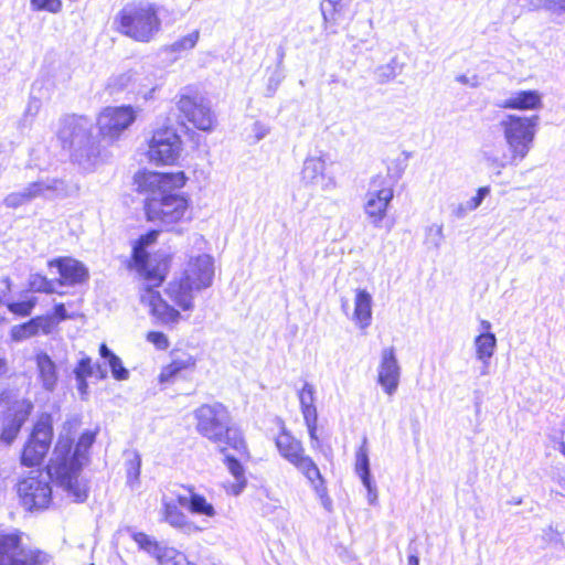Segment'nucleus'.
Wrapping results in <instances>:
<instances>
[{
    "label": "nucleus",
    "mask_w": 565,
    "mask_h": 565,
    "mask_svg": "<svg viewBox=\"0 0 565 565\" xmlns=\"http://www.w3.org/2000/svg\"><path fill=\"white\" fill-rule=\"evenodd\" d=\"M403 65L392 60L390 63L381 65L376 70V77L379 83H387L395 78L402 72Z\"/></svg>",
    "instance_id": "obj_34"
},
{
    "label": "nucleus",
    "mask_w": 565,
    "mask_h": 565,
    "mask_svg": "<svg viewBox=\"0 0 565 565\" xmlns=\"http://www.w3.org/2000/svg\"><path fill=\"white\" fill-rule=\"evenodd\" d=\"M189 178L183 171L159 172L139 170L134 175L136 191L147 194L143 213L148 222L168 230L190 220V200L184 194L172 193L185 186Z\"/></svg>",
    "instance_id": "obj_2"
},
{
    "label": "nucleus",
    "mask_w": 565,
    "mask_h": 565,
    "mask_svg": "<svg viewBox=\"0 0 565 565\" xmlns=\"http://www.w3.org/2000/svg\"><path fill=\"white\" fill-rule=\"evenodd\" d=\"M38 376L45 390L52 391L58 381V372L55 362L44 351H40L34 356Z\"/></svg>",
    "instance_id": "obj_24"
},
{
    "label": "nucleus",
    "mask_w": 565,
    "mask_h": 565,
    "mask_svg": "<svg viewBox=\"0 0 565 565\" xmlns=\"http://www.w3.org/2000/svg\"><path fill=\"white\" fill-rule=\"evenodd\" d=\"M53 186L46 185L42 182H33L28 185V188L23 191L25 193V196L28 201H31L38 196H41L44 194L45 191L52 190Z\"/></svg>",
    "instance_id": "obj_42"
},
{
    "label": "nucleus",
    "mask_w": 565,
    "mask_h": 565,
    "mask_svg": "<svg viewBox=\"0 0 565 565\" xmlns=\"http://www.w3.org/2000/svg\"><path fill=\"white\" fill-rule=\"evenodd\" d=\"M320 9L324 30L333 34L349 25L353 17L345 0H322Z\"/></svg>",
    "instance_id": "obj_18"
},
{
    "label": "nucleus",
    "mask_w": 565,
    "mask_h": 565,
    "mask_svg": "<svg viewBox=\"0 0 565 565\" xmlns=\"http://www.w3.org/2000/svg\"><path fill=\"white\" fill-rule=\"evenodd\" d=\"M159 234V230H150L134 242L127 267L143 281L139 288L140 303L148 308L154 322L172 327L182 320V312L194 309L195 294L211 286L214 268L209 256L191 258L182 274L171 279L161 292L159 288L170 273L172 257L169 254L152 257L147 250Z\"/></svg>",
    "instance_id": "obj_1"
},
{
    "label": "nucleus",
    "mask_w": 565,
    "mask_h": 565,
    "mask_svg": "<svg viewBox=\"0 0 565 565\" xmlns=\"http://www.w3.org/2000/svg\"><path fill=\"white\" fill-rule=\"evenodd\" d=\"M89 565H94V564H89Z\"/></svg>",
    "instance_id": "obj_56"
},
{
    "label": "nucleus",
    "mask_w": 565,
    "mask_h": 565,
    "mask_svg": "<svg viewBox=\"0 0 565 565\" xmlns=\"http://www.w3.org/2000/svg\"><path fill=\"white\" fill-rule=\"evenodd\" d=\"M189 493V511L192 514H199L206 518H214L216 511L207 499L195 491L193 486H181Z\"/></svg>",
    "instance_id": "obj_28"
},
{
    "label": "nucleus",
    "mask_w": 565,
    "mask_h": 565,
    "mask_svg": "<svg viewBox=\"0 0 565 565\" xmlns=\"http://www.w3.org/2000/svg\"><path fill=\"white\" fill-rule=\"evenodd\" d=\"M132 541L138 548L150 554L159 565H169L179 556V552L174 547L163 546L157 540L145 532H135L131 534Z\"/></svg>",
    "instance_id": "obj_19"
},
{
    "label": "nucleus",
    "mask_w": 565,
    "mask_h": 565,
    "mask_svg": "<svg viewBox=\"0 0 565 565\" xmlns=\"http://www.w3.org/2000/svg\"><path fill=\"white\" fill-rule=\"evenodd\" d=\"M178 124L205 134L213 132L218 125L209 100L194 87L186 86L175 102Z\"/></svg>",
    "instance_id": "obj_6"
},
{
    "label": "nucleus",
    "mask_w": 565,
    "mask_h": 565,
    "mask_svg": "<svg viewBox=\"0 0 565 565\" xmlns=\"http://www.w3.org/2000/svg\"><path fill=\"white\" fill-rule=\"evenodd\" d=\"M25 202L29 201L24 192L11 193L4 199V204L11 209H17L23 205Z\"/></svg>",
    "instance_id": "obj_44"
},
{
    "label": "nucleus",
    "mask_w": 565,
    "mask_h": 565,
    "mask_svg": "<svg viewBox=\"0 0 565 565\" xmlns=\"http://www.w3.org/2000/svg\"><path fill=\"white\" fill-rule=\"evenodd\" d=\"M393 225H394V221H393V220H391V221L388 222V224H387V231H390V230L393 227Z\"/></svg>",
    "instance_id": "obj_55"
},
{
    "label": "nucleus",
    "mask_w": 565,
    "mask_h": 565,
    "mask_svg": "<svg viewBox=\"0 0 565 565\" xmlns=\"http://www.w3.org/2000/svg\"><path fill=\"white\" fill-rule=\"evenodd\" d=\"M8 372V361L4 358H0V376Z\"/></svg>",
    "instance_id": "obj_48"
},
{
    "label": "nucleus",
    "mask_w": 565,
    "mask_h": 565,
    "mask_svg": "<svg viewBox=\"0 0 565 565\" xmlns=\"http://www.w3.org/2000/svg\"><path fill=\"white\" fill-rule=\"evenodd\" d=\"M24 533L19 529L0 530V565H47L52 555L40 548L23 547Z\"/></svg>",
    "instance_id": "obj_8"
},
{
    "label": "nucleus",
    "mask_w": 565,
    "mask_h": 565,
    "mask_svg": "<svg viewBox=\"0 0 565 565\" xmlns=\"http://www.w3.org/2000/svg\"><path fill=\"white\" fill-rule=\"evenodd\" d=\"M352 319L360 329H366L372 322V297L365 289L355 290Z\"/></svg>",
    "instance_id": "obj_25"
},
{
    "label": "nucleus",
    "mask_w": 565,
    "mask_h": 565,
    "mask_svg": "<svg viewBox=\"0 0 565 565\" xmlns=\"http://www.w3.org/2000/svg\"><path fill=\"white\" fill-rule=\"evenodd\" d=\"M94 373V363L89 356H83L74 369L76 379L89 377Z\"/></svg>",
    "instance_id": "obj_40"
},
{
    "label": "nucleus",
    "mask_w": 565,
    "mask_h": 565,
    "mask_svg": "<svg viewBox=\"0 0 565 565\" xmlns=\"http://www.w3.org/2000/svg\"><path fill=\"white\" fill-rule=\"evenodd\" d=\"M31 285L38 292L53 294L55 291V282L43 275H36Z\"/></svg>",
    "instance_id": "obj_39"
},
{
    "label": "nucleus",
    "mask_w": 565,
    "mask_h": 565,
    "mask_svg": "<svg viewBox=\"0 0 565 565\" xmlns=\"http://www.w3.org/2000/svg\"><path fill=\"white\" fill-rule=\"evenodd\" d=\"M542 96L537 90H520L504 99L501 109L536 110L542 107Z\"/></svg>",
    "instance_id": "obj_23"
},
{
    "label": "nucleus",
    "mask_w": 565,
    "mask_h": 565,
    "mask_svg": "<svg viewBox=\"0 0 565 565\" xmlns=\"http://www.w3.org/2000/svg\"><path fill=\"white\" fill-rule=\"evenodd\" d=\"M559 451L565 457V444L564 443L561 444Z\"/></svg>",
    "instance_id": "obj_54"
},
{
    "label": "nucleus",
    "mask_w": 565,
    "mask_h": 565,
    "mask_svg": "<svg viewBox=\"0 0 565 565\" xmlns=\"http://www.w3.org/2000/svg\"><path fill=\"white\" fill-rule=\"evenodd\" d=\"M274 443L279 455L306 478L322 505L330 511L332 500L328 494L326 480L313 458L307 454L303 443L285 427H281Z\"/></svg>",
    "instance_id": "obj_4"
},
{
    "label": "nucleus",
    "mask_w": 565,
    "mask_h": 565,
    "mask_svg": "<svg viewBox=\"0 0 565 565\" xmlns=\"http://www.w3.org/2000/svg\"><path fill=\"white\" fill-rule=\"evenodd\" d=\"M46 318H51V331L62 321L70 319L71 316L66 312L65 305L60 302L53 307V313L51 316H45Z\"/></svg>",
    "instance_id": "obj_41"
},
{
    "label": "nucleus",
    "mask_w": 565,
    "mask_h": 565,
    "mask_svg": "<svg viewBox=\"0 0 565 565\" xmlns=\"http://www.w3.org/2000/svg\"><path fill=\"white\" fill-rule=\"evenodd\" d=\"M132 478L136 480L139 476V463H131Z\"/></svg>",
    "instance_id": "obj_51"
},
{
    "label": "nucleus",
    "mask_w": 565,
    "mask_h": 565,
    "mask_svg": "<svg viewBox=\"0 0 565 565\" xmlns=\"http://www.w3.org/2000/svg\"><path fill=\"white\" fill-rule=\"evenodd\" d=\"M230 452L231 451L224 454V463L231 475L235 478V482L226 486L225 489L228 493L237 495L247 486V480L242 463Z\"/></svg>",
    "instance_id": "obj_27"
},
{
    "label": "nucleus",
    "mask_w": 565,
    "mask_h": 565,
    "mask_svg": "<svg viewBox=\"0 0 565 565\" xmlns=\"http://www.w3.org/2000/svg\"><path fill=\"white\" fill-rule=\"evenodd\" d=\"M355 472L361 478L363 484L367 489H371L369 449L366 438H363L355 454Z\"/></svg>",
    "instance_id": "obj_30"
},
{
    "label": "nucleus",
    "mask_w": 565,
    "mask_h": 565,
    "mask_svg": "<svg viewBox=\"0 0 565 565\" xmlns=\"http://www.w3.org/2000/svg\"><path fill=\"white\" fill-rule=\"evenodd\" d=\"M68 119H70V120H72V121H77V120H79V119H84V116L71 115V116L68 117Z\"/></svg>",
    "instance_id": "obj_52"
},
{
    "label": "nucleus",
    "mask_w": 565,
    "mask_h": 565,
    "mask_svg": "<svg viewBox=\"0 0 565 565\" xmlns=\"http://www.w3.org/2000/svg\"><path fill=\"white\" fill-rule=\"evenodd\" d=\"M480 324L483 332L475 339L476 354L479 360L487 361L494 352L497 339L495 335L490 332L491 324L489 321L482 320Z\"/></svg>",
    "instance_id": "obj_26"
},
{
    "label": "nucleus",
    "mask_w": 565,
    "mask_h": 565,
    "mask_svg": "<svg viewBox=\"0 0 565 565\" xmlns=\"http://www.w3.org/2000/svg\"><path fill=\"white\" fill-rule=\"evenodd\" d=\"M72 439H60L56 445L57 461L52 465L57 484L62 487L75 502L82 503L87 499V488L79 481L81 463H70Z\"/></svg>",
    "instance_id": "obj_11"
},
{
    "label": "nucleus",
    "mask_w": 565,
    "mask_h": 565,
    "mask_svg": "<svg viewBox=\"0 0 565 565\" xmlns=\"http://www.w3.org/2000/svg\"><path fill=\"white\" fill-rule=\"evenodd\" d=\"M15 491L21 507L30 513L45 511L52 504V488L40 476L28 475L19 479Z\"/></svg>",
    "instance_id": "obj_12"
},
{
    "label": "nucleus",
    "mask_w": 565,
    "mask_h": 565,
    "mask_svg": "<svg viewBox=\"0 0 565 565\" xmlns=\"http://www.w3.org/2000/svg\"><path fill=\"white\" fill-rule=\"evenodd\" d=\"M136 117V110L130 105L104 107L96 117L99 138L109 142L117 141L135 122Z\"/></svg>",
    "instance_id": "obj_13"
},
{
    "label": "nucleus",
    "mask_w": 565,
    "mask_h": 565,
    "mask_svg": "<svg viewBox=\"0 0 565 565\" xmlns=\"http://www.w3.org/2000/svg\"><path fill=\"white\" fill-rule=\"evenodd\" d=\"M10 394L8 391L2 390L0 391V405L8 404Z\"/></svg>",
    "instance_id": "obj_49"
},
{
    "label": "nucleus",
    "mask_w": 565,
    "mask_h": 565,
    "mask_svg": "<svg viewBox=\"0 0 565 565\" xmlns=\"http://www.w3.org/2000/svg\"><path fill=\"white\" fill-rule=\"evenodd\" d=\"M492 163L495 164L498 168H503L504 167V163L503 162H497V160H492Z\"/></svg>",
    "instance_id": "obj_53"
},
{
    "label": "nucleus",
    "mask_w": 565,
    "mask_h": 565,
    "mask_svg": "<svg viewBox=\"0 0 565 565\" xmlns=\"http://www.w3.org/2000/svg\"><path fill=\"white\" fill-rule=\"evenodd\" d=\"M196 358L188 350L174 348L170 351V361L164 364L158 374L160 384H172L178 379L192 373L196 367Z\"/></svg>",
    "instance_id": "obj_16"
},
{
    "label": "nucleus",
    "mask_w": 565,
    "mask_h": 565,
    "mask_svg": "<svg viewBox=\"0 0 565 565\" xmlns=\"http://www.w3.org/2000/svg\"><path fill=\"white\" fill-rule=\"evenodd\" d=\"M50 332L51 318L36 316L23 323L13 326L10 329V339L13 342H22L26 339L36 337L40 333L49 334Z\"/></svg>",
    "instance_id": "obj_22"
},
{
    "label": "nucleus",
    "mask_w": 565,
    "mask_h": 565,
    "mask_svg": "<svg viewBox=\"0 0 565 565\" xmlns=\"http://www.w3.org/2000/svg\"><path fill=\"white\" fill-rule=\"evenodd\" d=\"M87 379L88 377L76 379L77 380V388L82 395L87 394V388H88Z\"/></svg>",
    "instance_id": "obj_46"
},
{
    "label": "nucleus",
    "mask_w": 565,
    "mask_h": 565,
    "mask_svg": "<svg viewBox=\"0 0 565 565\" xmlns=\"http://www.w3.org/2000/svg\"><path fill=\"white\" fill-rule=\"evenodd\" d=\"M146 340L150 342L157 350L164 351L169 348L170 341L166 333L158 330H151L146 333Z\"/></svg>",
    "instance_id": "obj_37"
},
{
    "label": "nucleus",
    "mask_w": 565,
    "mask_h": 565,
    "mask_svg": "<svg viewBox=\"0 0 565 565\" xmlns=\"http://www.w3.org/2000/svg\"><path fill=\"white\" fill-rule=\"evenodd\" d=\"M146 157L157 167H171L179 162L183 141L175 128L161 126L151 132L147 142Z\"/></svg>",
    "instance_id": "obj_10"
},
{
    "label": "nucleus",
    "mask_w": 565,
    "mask_h": 565,
    "mask_svg": "<svg viewBox=\"0 0 565 565\" xmlns=\"http://www.w3.org/2000/svg\"><path fill=\"white\" fill-rule=\"evenodd\" d=\"M194 418L196 430L218 444L222 454L233 451L243 459L250 458L243 433L231 425V414L223 404H202L194 411Z\"/></svg>",
    "instance_id": "obj_3"
},
{
    "label": "nucleus",
    "mask_w": 565,
    "mask_h": 565,
    "mask_svg": "<svg viewBox=\"0 0 565 565\" xmlns=\"http://www.w3.org/2000/svg\"><path fill=\"white\" fill-rule=\"evenodd\" d=\"M198 41L199 31H193L173 42L171 45V51L180 53L183 51L192 50L196 45Z\"/></svg>",
    "instance_id": "obj_36"
},
{
    "label": "nucleus",
    "mask_w": 565,
    "mask_h": 565,
    "mask_svg": "<svg viewBox=\"0 0 565 565\" xmlns=\"http://www.w3.org/2000/svg\"><path fill=\"white\" fill-rule=\"evenodd\" d=\"M174 503H177L180 508L186 507L189 509V495L178 494L175 497Z\"/></svg>",
    "instance_id": "obj_47"
},
{
    "label": "nucleus",
    "mask_w": 565,
    "mask_h": 565,
    "mask_svg": "<svg viewBox=\"0 0 565 565\" xmlns=\"http://www.w3.org/2000/svg\"><path fill=\"white\" fill-rule=\"evenodd\" d=\"M169 565H194V564L190 563L188 561L186 556L182 552H179V556L177 558H174L173 561H170Z\"/></svg>",
    "instance_id": "obj_45"
},
{
    "label": "nucleus",
    "mask_w": 565,
    "mask_h": 565,
    "mask_svg": "<svg viewBox=\"0 0 565 565\" xmlns=\"http://www.w3.org/2000/svg\"><path fill=\"white\" fill-rule=\"evenodd\" d=\"M537 116L508 115L501 121L504 139L510 150V162L515 164L529 153L535 136Z\"/></svg>",
    "instance_id": "obj_9"
},
{
    "label": "nucleus",
    "mask_w": 565,
    "mask_h": 565,
    "mask_svg": "<svg viewBox=\"0 0 565 565\" xmlns=\"http://www.w3.org/2000/svg\"><path fill=\"white\" fill-rule=\"evenodd\" d=\"M377 382L388 395H392L397 390L399 382V366L392 348L385 349L382 352Z\"/></svg>",
    "instance_id": "obj_21"
},
{
    "label": "nucleus",
    "mask_w": 565,
    "mask_h": 565,
    "mask_svg": "<svg viewBox=\"0 0 565 565\" xmlns=\"http://www.w3.org/2000/svg\"><path fill=\"white\" fill-rule=\"evenodd\" d=\"M30 3L35 11L57 13L62 10V0H30Z\"/></svg>",
    "instance_id": "obj_38"
},
{
    "label": "nucleus",
    "mask_w": 565,
    "mask_h": 565,
    "mask_svg": "<svg viewBox=\"0 0 565 565\" xmlns=\"http://www.w3.org/2000/svg\"><path fill=\"white\" fill-rule=\"evenodd\" d=\"M96 435H97V430L84 431L79 436L75 449L71 450V452L68 455L67 462L79 463L78 459L81 457H83L88 451V449L92 447V445L95 443Z\"/></svg>",
    "instance_id": "obj_32"
},
{
    "label": "nucleus",
    "mask_w": 565,
    "mask_h": 565,
    "mask_svg": "<svg viewBox=\"0 0 565 565\" xmlns=\"http://www.w3.org/2000/svg\"><path fill=\"white\" fill-rule=\"evenodd\" d=\"M162 519L175 529H184L190 524L186 514L173 501H163Z\"/></svg>",
    "instance_id": "obj_29"
},
{
    "label": "nucleus",
    "mask_w": 565,
    "mask_h": 565,
    "mask_svg": "<svg viewBox=\"0 0 565 565\" xmlns=\"http://www.w3.org/2000/svg\"><path fill=\"white\" fill-rule=\"evenodd\" d=\"M54 439V419L47 412L40 413L32 423L20 451V463L26 468L40 467L46 459Z\"/></svg>",
    "instance_id": "obj_7"
},
{
    "label": "nucleus",
    "mask_w": 565,
    "mask_h": 565,
    "mask_svg": "<svg viewBox=\"0 0 565 565\" xmlns=\"http://www.w3.org/2000/svg\"><path fill=\"white\" fill-rule=\"evenodd\" d=\"M489 193H490V188L489 186H481V188H479L477 190L476 194L469 201H467L466 209L470 210V211L476 210L477 207L480 206V204L482 203L483 199Z\"/></svg>",
    "instance_id": "obj_43"
},
{
    "label": "nucleus",
    "mask_w": 565,
    "mask_h": 565,
    "mask_svg": "<svg viewBox=\"0 0 565 565\" xmlns=\"http://www.w3.org/2000/svg\"><path fill=\"white\" fill-rule=\"evenodd\" d=\"M47 266L57 269V284L60 286L84 285L89 280L87 266L72 256H58L50 259Z\"/></svg>",
    "instance_id": "obj_17"
},
{
    "label": "nucleus",
    "mask_w": 565,
    "mask_h": 565,
    "mask_svg": "<svg viewBox=\"0 0 565 565\" xmlns=\"http://www.w3.org/2000/svg\"><path fill=\"white\" fill-rule=\"evenodd\" d=\"M33 411L34 403L30 398L12 401L1 414L0 441L10 446L18 438Z\"/></svg>",
    "instance_id": "obj_15"
},
{
    "label": "nucleus",
    "mask_w": 565,
    "mask_h": 565,
    "mask_svg": "<svg viewBox=\"0 0 565 565\" xmlns=\"http://www.w3.org/2000/svg\"><path fill=\"white\" fill-rule=\"evenodd\" d=\"M323 161L319 158H309L305 161L302 168V177L306 180L312 181L318 175L323 174Z\"/></svg>",
    "instance_id": "obj_35"
},
{
    "label": "nucleus",
    "mask_w": 565,
    "mask_h": 565,
    "mask_svg": "<svg viewBox=\"0 0 565 565\" xmlns=\"http://www.w3.org/2000/svg\"><path fill=\"white\" fill-rule=\"evenodd\" d=\"M393 198L394 188L385 178L376 175L371 180L365 194L364 213L374 227L383 225Z\"/></svg>",
    "instance_id": "obj_14"
},
{
    "label": "nucleus",
    "mask_w": 565,
    "mask_h": 565,
    "mask_svg": "<svg viewBox=\"0 0 565 565\" xmlns=\"http://www.w3.org/2000/svg\"><path fill=\"white\" fill-rule=\"evenodd\" d=\"M300 411L311 441H318V413L315 405V388L305 383L298 392Z\"/></svg>",
    "instance_id": "obj_20"
},
{
    "label": "nucleus",
    "mask_w": 565,
    "mask_h": 565,
    "mask_svg": "<svg viewBox=\"0 0 565 565\" xmlns=\"http://www.w3.org/2000/svg\"><path fill=\"white\" fill-rule=\"evenodd\" d=\"M407 565H419V558L417 554H412L407 558Z\"/></svg>",
    "instance_id": "obj_50"
},
{
    "label": "nucleus",
    "mask_w": 565,
    "mask_h": 565,
    "mask_svg": "<svg viewBox=\"0 0 565 565\" xmlns=\"http://www.w3.org/2000/svg\"><path fill=\"white\" fill-rule=\"evenodd\" d=\"M38 300L35 297H30L24 300L8 302L7 309L15 317H28L32 313L35 308Z\"/></svg>",
    "instance_id": "obj_33"
},
{
    "label": "nucleus",
    "mask_w": 565,
    "mask_h": 565,
    "mask_svg": "<svg viewBox=\"0 0 565 565\" xmlns=\"http://www.w3.org/2000/svg\"><path fill=\"white\" fill-rule=\"evenodd\" d=\"M99 354L102 358L107 360L115 380L125 381L128 379V370L122 365L120 358L117 356L114 352H111L106 345V343H102L99 345Z\"/></svg>",
    "instance_id": "obj_31"
},
{
    "label": "nucleus",
    "mask_w": 565,
    "mask_h": 565,
    "mask_svg": "<svg viewBox=\"0 0 565 565\" xmlns=\"http://www.w3.org/2000/svg\"><path fill=\"white\" fill-rule=\"evenodd\" d=\"M116 30L136 42L148 43L159 32L161 21L153 3L124 7L115 18Z\"/></svg>",
    "instance_id": "obj_5"
}]
</instances>
